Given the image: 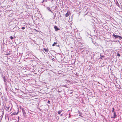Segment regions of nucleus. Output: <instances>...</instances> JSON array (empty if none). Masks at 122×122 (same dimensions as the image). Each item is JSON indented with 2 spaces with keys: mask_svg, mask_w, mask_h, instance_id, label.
Here are the masks:
<instances>
[{
  "mask_svg": "<svg viewBox=\"0 0 122 122\" xmlns=\"http://www.w3.org/2000/svg\"><path fill=\"white\" fill-rule=\"evenodd\" d=\"M71 14V13L70 11H68L67 12V13L65 15V17H67L69 15Z\"/></svg>",
  "mask_w": 122,
  "mask_h": 122,
  "instance_id": "obj_3",
  "label": "nucleus"
},
{
  "mask_svg": "<svg viewBox=\"0 0 122 122\" xmlns=\"http://www.w3.org/2000/svg\"><path fill=\"white\" fill-rule=\"evenodd\" d=\"M113 36L115 37L116 38H117L118 37L120 39H122V37L121 36L118 35H115V34L113 33Z\"/></svg>",
  "mask_w": 122,
  "mask_h": 122,
  "instance_id": "obj_1",
  "label": "nucleus"
},
{
  "mask_svg": "<svg viewBox=\"0 0 122 122\" xmlns=\"http://www.w3.org/2000/svg\"><path fill=\"white\" fill-rule=\"evenodd\" d=\"M17 122H19V121H18Z\"/></svg>",
  "mask_w": 122,
  "mask_h": 122,
  "instance_id": "obj_18",
  "label": "nucleus"
},
{
  "mask_svg": "<svg viewBox=\"0 0 122 122\" xmlns=\"http://www.w3.org/2000/svg\"><path fill=\"white\" fill-rule=\"evenodd\" d=\"M63 115V114H61L60 115L61 116H62Z\"/></svg>",
  "mask_w": 122,
  "mask_h": 122,
  "instance_id": "obj_17",
  "label": "nucleus"
},
{
  "mask_svg": "<svg viewBox=\"0 0 122 122\" xmlns=\"http://www.w3.org/2000/svg\"><path fill=\"white\" fill-rule=\"evenodd\" d=\"M10 38L11 40H12L13 38V37L12 36H11Z\"/></svg>",
  "mask_w": 122,
  "mask_h": 122,
  "instance_id": "obj_11",
  "label": "nucleus"
},
{
  "mask_svg": "<svg viewBox=\"0 0 122 122\" xmlns=\"http://www.w3.org/2000/svg\"><path fill=\"white\" fill-rule=\"evenodd\" d=\"M117 114L115 112H114V116L112 117V118H116V116H117Z\"/></svg>",
  "mask_w": 122,
  "mask_h": 122,
  "instance_id": "obj_6",
  "label": "nucleus"
},
{
  "mask_svg": "<svg viewBox=\"0 0 122 122\" xmlns=\"http://www.w3.org/2000/svg\"><path fill=\"white\" fill-rule=\"evenodd\" d=\"M43 50L45 51L46 52H48L49 51V50L47 48V49L45 48H44Z\"/></svg>",
  "mask_w": 122,
  "mask_h": 122,
  "instance_id": "obj_7",
  "label": "nucleus"
},
{
  "mask_svg": "<svg viewBox=\"0 0 122 122\" xmlns=\"http://www.w3.org/2000/svg\"><path fill=\"white\" fill-rule=\"evenodd\" d=\"M25 28V27H23L21 29H22V30H24V29Z\"/></svg>",
  "mask_w": 122,
  "mask_h": 122,
  "instance_id": "obj_13",
  "label": "nucleus"
},
{
  "mask_svg": "<svg viewBox=\"0 0 122 122\" xmlns=\"http://www.w3.org/2000/svg\"><path fill=\"white\" fill-rule=\"evenodd\" d=\"M79 116H81V117H83L82 116H81V114H80V115H79Z\"/></svg>",
  "mask_w": 122,
  "mask_h": 122,
  "instance_id": "obj_15",
  "label": "nucleus"
},
{
  "mask_svg": "<svg viewBox=\"0 0 122 122\" xmlns=\"http://www.w3.org/2000/svg\"><path fill=\"white\" fill-rule=\"evenodd\" d=\"M117 56L119 57L120 56H121L120 54L119 53H117Z\"/></svg>",
  "mask_w": 122,
  "mask_h": 122,
  "instance_id": "obj_10",
  "label": "nucleus"
},
{
  "mask_svg": "<svg viewBox=\"0 0 122 122\" xmlns=\"http://www.w3.org/2000/svg\"><path fill=\"white\" fill-rule=\"evenodd\" d=\"M62 110H59L58 112V113L60 115L61 112H62Z\"/></svg>",
  "mask_w": 122,
  "mask_h": 122,
  "instance_id": "obj_8",
  "label": "nucleus"
},
{
  "mask_svg": "<svg viewBox=\"0 0 122 122\" xmlns=\"http://www.w3.org/2000/svg\"><path fill=\"white\" fill-rule=\"evenodd\" d=\"M50 102L49 101H48V103L49 104L50 103Z\"/></svg>",
  "mask_w": 122,
  "mask_h": 122,
  "instance_id": "obj_14",
  "label": "nucleus"
},
{
  "mask_svg": "<svg viewBox=\"0 0 122 122\" xmlns=\"http://www.w3.org/2000/svg\"><path fill=\"white\" fill-rule=\"evenodd\" d=\"M112 112H113L114 111V107H113L112 108Z\"/></svg>",
  "mask_w": 122,
  "mask_h": 122,
  "instance_id": "obj_12",
  "label": "nucleus"
},
{
  "mask_svg": "<svg viewBox=\"0 0 122 122\" xmlns=\"http://www.w3.org/2000/svg\"><path fill=\"white\" fill-rule=\"evenodd\" d=\"M57 44V42H54V43H53L52 45V46H54L55 45V44Z\"/></svg>",
  "mask_w": 122,
  "mask_h": 122,
  "instance_id": "obj_9",
  "label": "nucleus"
},
{
  "mask_svg": "<svg viewBox=\"0 0 122 122\" xmlns=\"http://www.w3.org/2000/svg\"><path fill=\"white\" fill-rule=\"evenodd\" d=\"M22 110L23 115L25 117H26V112L24 110V108H22Z\"/></svg>",
  "mask_w": 122,
  "mask_h": 122,
  "instance_id": "obj_2",
  "label": "nucleus"
},
{
  "mask_svg": "<svg viewBox=\"0 0 122 122\" xmlns=\"http://www.w3.org/2000/svg\"><path fill=\"white\" fill-rule=\"evenodd\" d=\"M18 112H13L11 114L12 115H17L18 113Z\"/></svg>",
  "mask_w": 122,
  "mask_h": 122,
  "instance_id": "obj_4",
  "label": "nucleus"
},
{
  "mask_svg": "<svg viewBox=\"0 0 122 122\" xmlns=\"http://www.w3.org/2000/svg\"><path fill=\"white\" fill-rule=\"evenodd\" d=\"M49 10L50 11H51V12H52L51 11V10L50 9Z\"/></svg>",
  "mask_w": 122,
  "mask_h": 122,
  "instance_id": "obj_16",
  "label": "nucleus"
},
{
  "mask_svg": "<svg viewBox=\"0 0 122 122\" xmlns=\"http://www.w3.org/2000/svg\"><path fill=\"white\" fill-rule=\"evenodd\" d=\"M54 28L55 29V30L56 31H57L60 30V29H59L56 26H55L54 27Z\"/></svg>",
  "mask_w": 122,
  "mask_h": 122,
  "instance_id": "obj_5",
  "label": "nucleus"
}]
</instances>
